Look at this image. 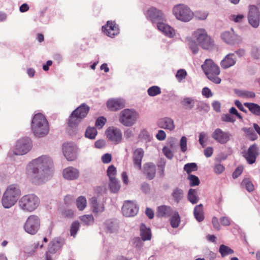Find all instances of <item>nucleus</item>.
Returning a JSON list of instances; mask_svg holds the SVG:
<instances>
[{
	"label": "nucleus",
	"mask_w": 260,
	"mask_h": 260,
	"mask_svg": "<svg viewBox=\"0 0 260 260\" xmlns=\"http://www.w3.org/2000/svg\"><path fill=\"white\" fill-rule=\"evenodd\" d=\"M52 166V159L46 155L33 159L26 166V177L32 183L40 184L44 182L46 177L45 171L50 168Z\"/></svg>",
	"instance_id": "obj_1"
},
{
	"label": "nucleus",
	"mask_w": 260,
	"mask_h": 260,
	"mask_svg": "<svg viewBox=\"0 0 260 260\" xmlns=\"http://www.w3.org/2000/svg\"><path fill=\"white\" fill-rule=\"evenodd\" d=\"M31 128L34 134L39 137L47 135L49 125L46 117L41 113L35 115L31 121Z\"/></svg>",
	"instance_id": "obj_2"
},
{
	"label": "nucleus",
	"mask_w": 260,
	"mask_h": 260,
	"mask_svg": "<svg viewBox=\"0 0 260 260\" xmlns=\"http://www.w3.org/2000/svg\"><path fill=\"white\" fill-rule=\"evenodd\" d=\"M202 69L210 81L216 84L221 82V79L218 77L220 73L219 67L212 59H206L202 65Z\"/></svg>",
	"instance_id": "obj_3"
},
{
	"label": "nucleus",
	"mask_w": 260,
	"mask_h": 260,
	"mask_svg": "<svg viewBox=\"0 0 260 260\" xmlns=\"http://www.w3.org/2000/svg\"><path fill=\"white\" fill-rule=\"evenodd\" d=\"M40 202V199L36 195L28 194L21 197L19 201V205L24 211L31 212L38 207Z\"/></svg>",
	"instance_id": "obj_4"
},
{
	"label": "nucleus",
	"mask_w": 260,
	"mask_h": 260,
	"mask_svg": "<svg viewBox=\"0 0 260 260\" xmlns=\"http://www.w3.org/2000/svg\"><path fill=\"white\" fill-rule=\"evenodd\" d=\"M139 117V113L133 109H124L119 115V121L125 126H132Z\"/></svg>",
	"instance_id": "obj_5"
},
{
	"label": "nucleus",
	"mask_w": 260,
	"mask_h": 260,
	"mask_svg": "<svg viewBox=\"0 0 260 260\" xmlns=\"http://www.w3.org/2000/svg\"><path fill=\"white\" fill-rule=\"evenodd\" d=\"M89 107L85 104H82L76 109L71 114L68 121V125L70 127L77 125L81 120L85 118L89 111Z\"/></svg>",
	"instance_id": "obj_6"
},
{
	"label": "nucleus",
	"mask_w": 260,
	"mask_h": 260,
	"mask_svg": "<svg viewBox=\"0 0 260 260\" xmlns=\"http://www.w3.org/2000/svg\"><path fill=\"white\" fill-rule=\"evenodd\" d=\"M173 13L179 20L183 22L189 21L193 17V13L184 5H177L173 9Z\"/></svg>",
	"instance_id": "obj_7"
},
{
	"label": "nucleus",
	"mask_w": 260,
	"mask_h": 260,
	"mask_svg": "<svg viewBox=\"0 0 260 260\" xmlns=\"http://www.w3.org/2000/svg\"><path fill=\"white\" fill-rule=\"evenodd\" d=\"M200 45L204 49H210L213 46V42L204 29H199L194 33Z\"/></svg>",
	"instance_id": "obj_8"
},
{
	"label": "nucleus",
	"mask_w": 260,
	"mask_h": 260,
	"mask_svg": "<svg viewBox=\"0 0 260 260\" xmlns=\"http://www.w3.org/2000/svg\"><path fill=\"white\" fill-rule=\"evenodd\" d=\"M40 226V220L39 218L35 215H31L26 220L24 228L27 233L34 235L38 231Z\"/></svg>",
	"instance_id": "obj_9"
},
{
	"label": "nucleus",
	"mask_w": 260,
	"mask_h": 260,
	"mask_svg": "<svg viewBox=\"0 0 260 260\" xmlns=\"http://www.w3.org/2000/svg\"><path fill=\"white\" fill-rule=\"evenodd\" d=\"M30 140L28 138L19 139L16 143L14 153L17 155H23L27 153L30 149Z\"/></svg>",
	"instance_id": "obj_10"
},
{
	"label": "nucleus",
	"mask_w": 260,
	"mask_h": 260,
	"mask_svg": "<svg viewBox=\"0 0 260 260\" xmlns=\"http://www.w3.org/2000/svg\"><path fill=\"white\" fill-rule=\"evenodd\" d=\"M248 20L253 27L256 28L259 25L260 12L255 5H250L248 7Z\"/></svg>",
	"instance_id": "obj_11"
},
{
	"label": "nucleus",
	"mask_w": 260,
	"mask_h": 260,
	"mask_svg": "<svg viewBox=\"0 0 260 260\" xmlns=\"http://www.w3.org/2000/svg\"><path fill=\"white\" fill-rule=\"evenodd\" d=\"M62 150L64 157L68 161H73L77 158V148L74 143H64Z\"/></svg>",
	"instance_id": "obj_12"
},
{
	"label": "nucleus",
	"mask_w": 260,
	"mask_h": 260,
	"mask_svg": "<svg viewBox=\"0 0 260 260\" xmlns=\"http://www.w3.org/2000/svg\"><path fill=\"white\" fill-rule=\"evenodd\" d=\"M139 207L133 201H126L122 207V213L125 217H133L138 212Z\"/></svg>",
	"instance_id": "obj_13"
},
{
	"label": "nucleus",
	"mask_w": 260,
	"mask_h": 260,
	"mask_svg": "<svg viewBox=\"0 0 260 260\" xmlns=\"http://www.w3.org/2000/svg\"><path fill=\"white\" fill-rule=\"evenodd\" d=\"M147 18L152 23H158L165 20L163 13L159 10L154 7L148 9L146 13Z\"/></svg>",
	"instance_id": "obj_14"
},
{
	"label": "nucleus",
	"mask_w": 260,
	"mask_h": 260,
	"mask_svg": "<svg viewBox=\"0 0 260 260\" xmlns=\"http://www.w3.org/2000/svg\"><path fill=\"white\" fill-rule=\"evenodd\" d=\"M107 138L115 144L119 143L122 140L121 131L118 128L115 127H109L106 131Z\"/></svg>",
	"instance_id": "obj_15"
},
{
	"label": "nucleus",
	"mask_w": 260,
	"mask_h": 260,
	"mask_svg": "<svg viewBox=\"0 0 260 260\" xmlns=\"http://www.w3.org/2000/svg\"><path fill=\"white\" fill-rule=\"evenodd\" d=\"M102 31L107 36L113 38L119 32L118 25L115 22L108 21L105 25L102 26Z\"/></svg>",
	"instance_id": "obj_16"
},
{
	"label": "nucleus",
	"mask_w": 260,
	"mask_h": 260,
	"mask_svg": "<svg viewBox=\"0 0 260 260\" xmlns=\"http://www.w3.org/2000/svg\"><path fill=\"white\" fill-rule=\"evenodd\" d=\"M230 136L229 133L219 128H216L212 134V138L222 144H225L229 141Z\"/></svg>",
	"instance_id": "obj_17"
},
{
	"label": "nucleus",
	"mask_w": 260,
	"mask_h": 260,
	"mask_svg": "<svg viewBox=\"0 0 260 260\" xmlns=\"http://www.w3.org/2000/svg\"><path fill=\"white\" fill-rule=\"evenodd\" d=\"M257 155L258 149L255 144L250 146L247 151L243 154L244 157L249 164H252L255 162Z\"/></svg>",
	"instance_id": "obj_18"
},
{
	"label": "nucleus",
	"mask_w": 260,
	"mask_h": 260,
	"mask_svg": "<svg viewBox=\"0 0 260 260\" xmlns=\"http://www.w3.org/2000/svg\"><path fill=\"white\" fill-rule=\"evenodd\" d=\"M222 40L227 44L233 45L236 43L239 39V37L235 33L233 29L225 31L221 34Z\"/></svg>",
	"instance_id": "obj_19"
},
{
	"label": "nucleus",
	"mask_w": 260,
	"mask_h": 260,
	"mask_svg": "<svg viewBox=\"0 0 260 260\" xmlns=\"http://www.w3.org/2000/svg\"><path fill=\"white\" fill-rule=\"evenodd\" d=\"M125 106L124 101L121 99H111L107 102V107L112 111H116Z\"/></svg>",
	"instance_id": "obj_20"
},
{
	"label": "nucleus",
	"mask_w": 260,
	"mask_h": 260,
	"mask_svg": "<svg viewBox=\"0 0 260 260\" xmlns=\"http://www.w3.org/2000/svg\"><path fill=\"white\" fill-rule=\"evenodd\" d=\"M144 155V151L141 148L136 149L133 152V160L134 166L138 169L142 168V160Z\"/></svg>",
	"instance_id": "obj_21"
},
{
	"label": "nucleus",
	"mask_w": 260,
	"mask_h": 260,
	"mask_svg": "<svg viewBox=\"0 0 260 260\" xmlns=\"http://www.w3.org/2000/svg\"><path fill=\"white\" fill-rule=\"evenodd\" d=\"M79 170L72 167H69L63 170L62 175L64 178L69 180H76L79 177Z\"/></svg>",
	"instance_id": "obj_22"
},
{
	"label": "nucleus",
	"mask_w": 260,
	"mask_h": 260,
	"mask_svg": "<svg viewBox=\"0 0 260 260\" xmlns=\"http://www.w3.org/2000/svg\"><path fill=\"white\" fill-rule=\"evenodd\" d=\"M173 212V210L171 206L163 205L157 208L156 214L158 217L167 218L170 217Z\"/></svg>",
	"instance_id": "obj_23"
},
{
	"label": "nucleus",
	"mask_w": 260,
	"mask_h": 260,
	"mask_svg": "<svg viewBox=\"0 0 260 260\" xmlns=\"http://www.w3.org/2000/svg\"><path fill=\"white\" fill-rule=\"evenodd\" d=\"M181 104L185 109L190 110L194 107L195 105H197L198 107H199L202 105L203 103L191 98L186 97L181 101Z\"/></svg>",
	"instance_id": "obj_24"
},
{
	"label": "nucleus",
	"mask_w": 260,
	"mask_h": 260,
	"mask_svg": "<svg viewBox=\"0 0 260 260\" xmlns=\"http://www.w3.org/2000/svg\"><path fill=\"white\" fill-rule=\"evenodd\" d=\"M143 173L148 179H152L155 177L156 173V167L155 165L152 162L145 164L144 165Z\"/></svg>",
	"instance_id": "obj_25"
},
{
	"label": "nucleus",
	"mask_w": 260,
	"mask_h": 260,
	"mask_svg": "<svg viewBox=\"0 0 260 260\" xmlns=\"http://www.w3.org/2000/svg\"><path fill=\"white\" fill-rule=\"evenodd\" d=\"M4 194L18 199L21 195V190L18 185L11 184L8 186Z\"/></svg>",
	"instance_id": "obj_26"
},
{
	"label": "nucleus",
	"mask_w": 260,
	"mask_h": 260,
	"mask_svg": "<svg viewBox=\"0 0 260 260\" xmlns=\"http://www.w3.org/2000/svg\"><path fill=\"white\" fill-rule=\"evenodd\" d=\"M236 62V58L234 53H229L223 59L220 65L223 69H228L234 66Z\"/></svg>",
	"instance_id": "obj_27"
},
{
	"label": "nucleus",
	"mask_w": 260,
	"mask_h": 260,
	"mask_svg": "<svg viewBox=\"0 0 260 260\" xmlns=\"http://www.w3.org/2000/svg\"><path fill=\"white\" fill-rule=\"evenodd\" d=\"M157 27L159 30L170 38L173 37L175 34L174 29L165 23L158 22Z\"/></svg>",
	"instance_id": "obj_28"
},
{
	"label": "nucleus",
	"mask_w": 260,
	"mask_h": 260,
	"mask_svg": "<svg viewBox=\"0 0 260 260\" xmlns=\"http://www.w3.org/2000/svg\"><path fill=\"white\" fill-rule=\"evenodd\" d=\"M158 125L160 128L168 129L170 131L173 130L175 127L173 120L168 117L160 119L158 121Z\"/></svg>",
	"instance_id": "obj_29"
},
{
	"label": "nucleus",
	"mask_w": 260,
	"mask_h": 260,
	"mask_svg": "<svg viewBox=\"0 0 260 260\" xmlns=\"http://www.w3.org/2000/svg\"><path fill=\"white\" fill-rule=\"evenodd\" d=\"M90 202L93 213L98 214L104 211V204L102 203H98L95 197L92 198L90 199Z\"/></svg>",
	"instance_id": "obj_30"
},
{
	"label": "nucleus",
	"mask_w": 260,
	"mask_h": 260,
	"mask_svg": "<svg viewBox=\"0 0 260 260\" xmlns=\"http://www.w3.org/2000/svg\"><path fill=\"white\" fill-rule=\"evenodd\" d=\"M17 199L14 198L13 197H11L8 195L6 196L5 194H4L2 200V203L3 206L5 208H9L14 206L17 202Z\"/></svg>",
	"instance_id": "obj_31"
},
{
	"label": "nucleus",
	"mask_w": 260,
	"mask_h": 260,
	"mask_svg": "<svg viewBox=\"0 0 260 260\" xmlns=\"http://www.w3.org/2000/svg\"><path fill=\"white\" fill-rule=\"evenodd\" d=\"M193 214L194 217L199 222H201L204 219L203 206L202 204H201L194 207Z\"/></svg>",
	"instance_id": "obj_32"
},
{
	"label": "nucleus",
	"mask_w": 260,
	"mask_h": 260,
	"mask_svg": "<svg viewBox=\"0 0 260 260\" xmlns=\"http://www.w3.org/2000/svg\"><path fill=\"white\" fill-rule=\"evenodd\" d=\"M140 234L143 241L150 240L151 237L150 229L147 228L144 224H142L140 226Z\"/></svg>",
	"instance_id": "obj_33"
},
{
	"label": "nucleus",
	"mask_w": 260,
	"mask_h": 260,
	"mask_svg": "<svg viewBox=\"0 0 260 260\" xmlns=\"http://www.w3.org/2000/svg\"><path fill=\"white\" fill-rule=\"evenodd\" d=\"M244 105L254 115L260 116V106L258 105L251 103H245Z\"/></svg>",
	"instance_id": "obj_34"
},
{
	"label": "nucleus",
	"mask_w": 260,
	"mask_h": 260,
	"mask_svg": "<svg viewBox=\"0 0 260 260\" xmlns=\"http://www.w3.org/2000/svg\"><path fill=\"white\" fill-rule=\"evenodd\" d=\"M187 199L193 204L197 203L199 200V198L197 196V190L190 189L188 192Z\"/></svg>",
	"instance_id": "obj_35"
},
{
	"label": "nucleus",
	"mask_w": 260,
	"mask_h": 260,
	"mask_svg": "<svg viewBox=\"0 0 260 260\" xmlns=\"http://www.w3.org/2000/svg\"><path fill=\"white\" fill-rule=\"evenodd\" d=\"M109 185L111 191L113 193L117 192L120 188L119 182L116 178L110 179Z\"/></svg>",
	"instance_id": "obj_36"
},
{
	"label": "nucleus",
	"mask_w": 260,
	"mask_h": 260,
	"mask_svg": "<svg viewBox=\"0 0 260 260\" xmlns=\"http://www.w3.org/2000/svg\"><path fill=\"white\" fill-rule=\"evenodd\" d=\"M170 218V223L172 228H177L180 223V216L177 212H174Z\"/></svg>",
	"instance_id": "obj_37"
},
{
	"label": "nucleus",
	"mask_w": 260,
	"mask_h": 260,
	"mask_svg": "<svg viewBox=\"0 0 260 260\" xmlns=\"http://www.w3.org/2000/svg\"><path fill=\"white\" fill-rule=\"evenodd\" d=\"M219 252L221 254L222 257H224L230 254L234 253V250L230 247L222 244L219 248Z\"/></svg>",
	"instance_id": "obj_38"
},
{
	"label": "nucleus",
	"mask_w": 260,
	"mask_h": 260,
	"mask_svg": "<svg viewBox=\"0 0 260 260\" xmlns=\"http://www.w3.org/2000/svg\"><path fill=\"white\" fill-rule=\"evenodd\" d=\"M86 198L83 196L79 197L76 200V205L79 210H83L86 207Z\"/></svg>",
	"instance_id": "obj_39"
},
{
	"label": "nucleus",
	"mask_w": 260,
	"mask_h": 260,
	"mask_svg": "<svg viewBox=\"0 0 260 260\" xmlns=\"http://www.w3.org/2000/svg\"><path fill=\"white\" fill-rule=\"evenodd\" d=\"M242 131L246 134V136L251 140L256 139L257 136L253 129L251 127H243Z\"/></svg>",
	"instance_id": "obj_40"
},
{
	"label": "nucleus",
	"mask_w": 260,
	"mask_h": 260,
	"mask_svg": "<svg viewBox=\"0 0 260 260\" xmlns=\"http://www.w3.org/2000/svg\"><path fill=\"white\" fill-rule=\"evenodd\" d=\"M183 196V191L178 188H175L172 192V197L174 201L179 203Z\"/></svg>",
	"instance_id": "obj_41"
},
{
	"label": "nucleus",
	"mask_w": 260,
	"mask_h": 260,
	"mask_svg": "<svg viewBox=\"0 0 260 260\" xmlns=\"http://www.w3.org/2000/svg\"><path fill=\"white\" fill-rule=\"evenodd\" d=\"M148 94L150 96H154L161 93V89L157 86H153L147 90Z\"/></svg>",
	"instance_id": "obj_42"
},
{
	"label": "nucleus",
	"mask_w": 260,
	"mask_h": 260,
	"mask_svg": "<svg viewBox=\"0 0 260 260\" xmlns=\"http://www.w3.org/2000/svg\"><path fill=\"white\" fill-rule=\"evenodd\" d=\"M97 135V131L95 127H89L85 132V136L90 139H94Z\"/></svg>",
	"instance_id": "obj_43"
},
{
	"label": "nucleus",
	"mask_w": 260,
	"mask_h": 260,
	"mask_svg": "<svg viewBox=\"0 0 260 260\" xmlns=\"http://www.w3.org/2000/svg\"><path fill=\"white\" fill-rule=\"evenodd\" d=\"M238 96L243 98H254L255 96V94L252 91L240 90L236 92Z\"/></svg>",
	"instance_id": "obj_44"
},
{
	"label": "nucleus",
	"mask_w": 260,
	"mask_h": 260,
	"mask_svg": "<svg viewBox=\"0 0 260 260\" xmlns=\"http://www.w3.org/2000/svg\"><path fill=\"white\" fill-rule=\"evenodd\" d=\"M187 179L189 181V185L190 186L199 185L200 183L199 178L195 175L189 174Z\"/></svg>",
	"instance_id": "obj_45"
},
{
	"label": "nucleus",
	"mask_w": 260,
	"mask_h": 260,
	"mask_svg": "<svg viewBox=\"0 0 260 260\" xmlns=\"http://www.w3.org/2000/svg\"><path fill=\"white\" fill-rule=\"evenodd\" d=\"M81 220L86 225H90L93 222L94 218L92 215H84L80 217Z\"/></svg>",
	"instance_id": "obj_46"
},
{
	"label": "nucleus",
	"mask_w": 260,
	"mask_h": 260,
	"mask_svg": "<svg viewBox=\"0 0 260 260\" xmlns=\"http://www.w3.org/2000/svg\"><path fill=\"white\" fill-rule=\"evenodd\" d=\"M198 169L197 165L196 163H188L184 167V170L187 174H189L191 172L197 171Z\"/></svg>",
	"instance_id": "obj_47"
},
{
	"label": "nucleus",
	"mask_w": 260,
	"mask_h": 260,
	"mask_svg": "<svg viewBox=\"0 0 260 260\" xmlns=\"http://www.w3.org/2000/svg\"><path fill=\"white\" fill-rule=\"evenodd\" d=\"M241 185L244 186L249 192H251L254 190V186L253 184L247 178H245L243 180Z\"/></svg>",
	"instance_id": "obj_48"
},
{
	"label": "nucleus",
	"mask_w": 260,
	"mask_h": 260,
	"mask_svg": "<svg viewBox=\"0 0 260 260\" xmlns=\"http://www.w3.org/2000/svg\"><path fill=\"white\" fill-rule=\"evenodd\" d=\"M79 222L78 221L73 222L71 226L70 234L75 237L79 229Z\"/></svg>",
	"instance_id": "obj_49"
},
{
	"label": "nucleus",
	"mask_w": 260,
	"mask_h": 260,
	"mask_svg": "<svg viewBox=\"0 0 260 260\" xmlns=\"http://www.w3.org/2000/svg\"><path fill=\"white\" fill-rule=\"evenodd\" d=\"M186 76L187 73L186 71L183 69H180L177 71L176 74V78L179 82H181L186 78Z\"/></svg>",
	"instance_id": "obj_50"
},
{
	"label": "nucleus",
	"mask_w": 260,
	"mask_h": 260,
	"mask_svg": "<svg viewBox=\"0 0 260 260\" xmlns=\"http://www.w3.org/2000/svg\"><path fill=\"white\" fill-rule=\"evenodd\" d=\"M209 15V13L206 11H198L196 12V17L200 20H205Z\"/></svg>",
	"instance_id": "obj_51"
},
{
	"label": "nucleus",
	"mask_w": 260,
	"mask_h": 260,
	"mask_svg": "<svg viewBox=\"0 0 260 260\" xmlns=\"http://www.w3.org/2000/svg\"><path fill=\"white\" fill-rule=\"evenodd\" d=\"M116 173V168L113 165L110 166L107 170V175L109 177V179L115 178Z\"/></svg>",
	"instance_id": "obj_52"
},
{
	"label": "nucleus",
	"mask_w": 260,
	"mask_h": 260,
	"mask_svg": "<svg viewBox=\"0 0 260 260\" xmlns=\"http://www.w3.org/2000/svg\"><path fill=\"white\" fill-rule=\"evenodd\" d=\"M166 166V161L161 159L157 164V167L158 169V172L160 175L163 176L164 174L165 168Z\"/></svg>",
	"instance_id": "obj_53"
},
{
	"label": "nucleus",
	"mask_w": 260,
	"mask_h": 260,
	"mask_svg": "<svg viewBox=\"0 0 260 260\" xmlns=\"http://www.w3.org/2000/svg\"><path fill=\"white\" fill-rule=\"evenodd\" d=\"M106 121L107 120L105 117H100L96 119L95 125L99 128H101L105 124Z\"/></svg>",
	"instance_id": "obj_54"
},
{
	"label": "nucleus",
	"mask_w": 260,
	"mask_h": 260,
	"mask_svg": "<svg viewBox=\"0 0 260 260\" xmlns=\"http://www.w3.org/2000/svg\"><path fill=\"white\" fill-rule=\"evenodd\" d=\"M225 170L224 167L220 164H216L214 166V171L216 174H221Z\"/></svg>",
	"instance_id": "obj_55"
},
{
	"label": "nucleus",
	"mask_w": 260,
	"mask_h": 260,
	"mask_svg": "<svg viewBox=\"0 0 260 260\" xmlns=\"http://www.w3.org/2000/svg\"><path fill=\"white\" fill-rule=\"evenodd\" d=\"M187 139L183 136L180 140V147L182 152H185L187 150Z\"/></svg>",
	"instance_id": "obj_56"
},
{
	"label": "nucleus",
	"mask_w": 260,
	"mask_h": 260,
	"mask_svg": "<svg viewBox=\"0 0 260 260\" xmlns=\"http://www.w3.org/2000/svg\"><path fill=\"white\" fill-rule=\"evenodd\" d=\"M243 168L242 166L238 167L233 173L232 176L234 178H238L242 173Z\"/></svg>",
	"instance_id": "obj_57"
},
{
	"label": "nucleus",
	"mask_w": 260,
	"mask_h": 260,
	"mask_svg": "<svg viewBox=\"0 0 260 260\" xmlns=\"http://www.w3.org/2000/svg\"><path fill=\"white\" fill-rule=\"evenodd\" d=\"M189 46L193 54H196L199 51L198 45L194 41H190L189 43Z\"/></svg>",
	"instance_id": "obj_58"
},
{
	"label": "nucleus",
	"mask_w": 260,
	"mask_h": 260,
	"mask_svg": "<svg viewBox=\"0 0 260 260\" xmlns=\"http://www.w3.org/2000/svg\"><path fill=\"white\" fill-rule=\"evenodd\" d=\"M162 151L165 155L169 159H172L173 157V153L172 151L167 147H164Z\"/></svg>",
	"instance_id": "obj_59"
},
{
	"label": "nucleus",
	"mask_w": 260,
	"mask_h": 260,
	"mask_svg": "<svg viewBox=\"0 0 260 260\" xmlns=\"http://www.w3.org/2000/svg\"><path fill=\"white\" fill-rule=\"evenodd\" d=\"M244 16L242 14L238 15H233L231 16V19L235 22H241L244 19Z\"/></svg>",
	"instance_id": "obj_60"
},
{
	"label": "nucleus",
	"mask_w": 260,
	"mask_h": 260,
	"mask_svg": "<svg viewBox=\"0 0 260 260\" xmlns=\"http://www.w3.org/2000/svg\"><path fill=\"white\" fill-rule=\"evenodd\" d=\"M222 120L225 122H234L235 119L229 114L223 115L222 116Z\"/></svg>",
	"instance_id": "obj_61"
},
{
	"label": "nucleus",
	"mask_w": 260,
	"mask_h": 260,
	"mask_svg": "<svg viewBox=\"0 0 260 260\" xmlns=\"http://www.w3.org/2000/svg\"><path fill=\"white\" fill-rule=\"evenodd\" d=\"M112 156L109 153H106L102 157V161L105 164H108L111 162Z\"/></svg>",
	"instance_id": "obj_62"
},
{
	"label": "nucleus",
	"mask_w": 260,
	"mask_h": 260,
	"mask_svg": "<svg viewBox=\"0 0 260 260\" xmlns=\"http://www.w3.org/2000/svg\"><path fill=\"white\" fill-rule=\"evenodd\" d=\"M221 224L223 226H229L231 224L230 220L228 217H221L220 219Z\"/></svg>",
	"instance_id": "obj_63"
},
{
	"label": "nucleus",
	"mask_w": 260,
	"mask_h": 260,
	"mask_svg": "<svg viewBox=\"0 0 260 260\" xmlns=\"http://www.w3.org/2000/svg\"><path fill=\"white\" fill-rule=\"evenodd\" d=\"M202 94L207 98L212 96L211 90L208 87H204L202 90Z\"/></svg>",
	"instance_id": "obj_64"
}]
</instances>
